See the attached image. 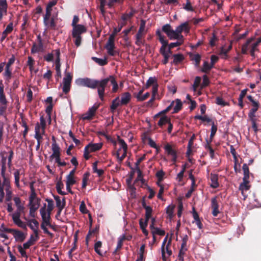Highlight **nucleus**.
Segmentation results:
<instances>
[{
	"label": "nucleus",
	"mask_w": 261,
	"mask_h": 261,
	"mask_svg": "<svg viewBox=\"0 0 261 261\" xmlns=\"http://www.w3.org/2000/svg\"><path fill=\"white\" fill-rule=\"evenodd\" d=\"M45 201L48 203L47 207L46 208V203H44L43 206L40 208V213L42 221L45 222L46 225L51 227L50 223V215L54 208V201L48 198H46Z\"/></svg>",
	"instance_id": "2"
},
{
	"label": "nucleus",
	"mask_w": 261,
	"mask_h": 261,
	"mask_svg": "<svg viewBox=\"0 0 261 261\" xmlns=\"http://www.w3.org/2000/svg\"><path fill=\"white\" fill-rule=\"evenodd\" d=\"M247 98L250 102H251L252 106L253 107V108H257V109H258L259 106V104L258 102L254 100V99L252 96L248 95L247 96Z\"/></svg>",
	"instance_id": "53"
},
{
	"label": "nucleus",
	"mask_w": 261,
	"mask_h": 261,
	"mask_svg": "<svg viewBox=\"0 0 261 261\" xmlns=\"http://www.w3.org/2000/svg\"><path fill=\"white\" fill-rule=\"evenodd\" d=\"M211 184L210 185L211 187L213 188H217L219 186V184L218 182V177L216 174H211Z\"/></svg>",
	"instance_id": "25"
},
{
	"label": "nucleus",
	"mask_w": 261,
	"mask_h": 261,
	"mask_svg": "<svg viewBox=\"0 0 261 261\" xmlns=\"http://www.w3.org/2000/svg\"><path fill=\"white\" fill-rule=\"evenodd\" d=\"M20 170L17 169L14 173V176L15 178V184L17 188L20 186L19 185V178H20Z\"/></svg>",
	"instance_id": "42"
},
{
	"label": "nucleus",
	"mask_w": 261,
	"mask_h": 261,
	"mask_svg": "<svg viewBox=\"0 0 261 261\" xmlns=\"http://www.w3.org/2000/svg\"><path fill=\"white\" fill-rule=\"evenodd\" d=\"M145 187L148 190V192H149V195L148 197V198L149 199H152L155 195V192L153 189H152L147 184H145Z\"/></svg>",
	"instance_id": "59"
},
{
	"label": "nucleus",
	"mask_w": 261,
	"mask_h": 261,
	"mask_svg": "<svg viewBox=\"0 0 261 261\" xmlns=\"http://www.w3.org/2000/svg\"><path fill=\"white\" fill-rule=\"evenodd\" d=\"M79 21V17L77 16H74L72 22V26L73 27L72 33H84L87 31L86 27L84 25L78 24Z\"/></svg>",
	"instance_id": "6"
},
{
	"label": "nucleus",
	"mask_w": 261,
	"mask_h": 261,
	"mask_svg": "<svg viewBox=\"0 0 261 261\" xmlns=\"http://www.w3.org/2000/svg\"><path fill=\"white\" fill-rule=\"evenodd\" d=\"M206 144L205 145V149L209 150L210 155L211 158L213 159L214 158V150L213 149V148L210 145V142H208V141L207 139L206 140Z\"/></svg>",
	"instance_id": "46"
},
{
	"label": "nucleus",
	"mask_w": 261,
	"mask_h": 261,
	"mask_svg": "<svg viewBox=\"0 0 261 261\" xmlns=\"http://www.w3.org/2000/svg\"><path fill=\"white\" fill-rule=\"evenodd\" d=\"M190 25L188 22H185L178 26L175 33L188 32L190 29Z\"/></svg>",
	"instance_id": "18"
},
{
	"label": "nucleus",
	"mask_w": 261,
	"mask_h": 261,
	"mask_svg": "<svg viewBox=\"0 0 261 261\" xmlns=\"http://www.w3.org/2000/svg\"><path fill=\"white\" fill-rule=\"evenodd\" d=\"M212 69V66L207 62L204 61L203 65V67L201 68V71L204 73H208Z\"/></svg>",
	"instance_id": "48"
},
{
	"label": "nucleus",
	"mask_w": 261,
	"mask_h": 261,
	"mask_svg": "<svg viewBox=\"0 0 261 261\" xmlns=\"http://www.w3.org/2000/svg\"><path fill=\"white\" fill-rule=\"evenodd\" d=\"M57 4V0H54L51 2H50L47 5L46 9V13H47V15H48L49 14H51V12L52 10V7L55 6Z\"/></svg>",
	"instance_id": "47"
},
{
	"label": "nucleus",
	"mask_w": 261,
	"mask_h": 261,
	"mask_svg": "<svg viewBox=\"0 0 261 261\" xmlns=\"http://www.w3.org/2000/svg\"><path fill=\"white\" fill-rule=\"evenodd\" d=\"M76 183V181L74 178V177L72 176H66V184H68L73 186Z\"/></svg>",
	"instance_id": "61"
},
{
	"label": "nucleus",
	"mask_w": 261,
	"mask_h": 261,
	"mask_svg": "<svg viewBox=\"0 0 261 261\" xmlns=\"http://www.w3.org/2000/svg\"><path fill=\"white\" fill-rule=\"evenodd\" d=\"M145 210V219L146 221H149L151 217L152 213V208L151 206L147 207Z\"/></svg>",
	"instance_id": "52"
},
{
	"label": "nucleus",
	"mask_w": 261,
	"mask_h": 261,
	"mask_svg": "<svg viewBox=\"0 0 261 261\" xmlns=\"http://www.w3.org/2000/svg\"><path fill=\"white\" fill-rule=\"evenodd\" d=\"M81 34H72V37L74 39V42L75 45L78 47L81 45L82 37L81 36Z\"/></svg>",
	"instance_id": "40"
},
{
	"label": "nucleus",
	"mask_w": 261,
	"mask_h": 261,
	"mask_svg": "<svg viewBox=\"0 0 261 261\" xmlns=\"http://www.w3.org/2000/svg\"><path fill=\"white\" fill-rule=\"evenodd\" d=\"M145 34H136V44L139 46H141V45H144L145 43V40L144 39Z\"/></svg>",
	"instance_id": "27"
},
{
	"label": "nucleus",
	"mask_w": 261,
	"mask_h": 261,
	"mask_svg": "<svg viewBox=\"0 0 261 261\" xmlns=\"http://www.w3.org/2000/svg\"><path fill=\"white\" fill-rule=\"evenodd\" d=\"M39 237L38 236V231H35V236L33 234L31 235L29 240L25 243L23 244V246L24 249H28L30 247L35 243L38 239Z\"/></svg>",
	"instance_id": "12"
},
{
	"label": "nucleus",
	"mask_w": 261,
	"mask_h": 261,
	"mask_svg": "<svg viewBox=\"0 0 261 261\" xmlns=\"http://www.w3.org/2000/svg\"><path fill=\"white\" fill-rule=\"evenodd\" d=\"M98 108V106L94 105L90 108L87 113L84 114L83 116V120H91L94 116L95 113Z\"/></svg>",
	"instance_id": "14"
},
{
	"label": "nucleus",
	"mask_w": 261,
	"mask_h": 261,
	"mask_svg": "<svg viewBox=\"0 0 261 261\" xmlns=\"http://www.w3.org/2000/svg\"><path fill=\"white\" fill-rule=\"evenodd\" d=\"M3 178V182L2 184V185L3 186L9 187L10 185V178L9 176L5 175L4 176H2Z\"/></svg>",
	"instance_id": "62"
},
{
	"label": "nucleus",
	"mask_w": 261,
	"mask_h": 261,
	"mask_svg": "<svg viewBox=\"0 0 261 261\" xmlns=\"http://www.w3.org/2000/svg\"><path fill=\"white\" fill-rule=\"evenodd\" d=\"M125 240V235L122 236L118 239V241L117 242V245L116 247V250H119L122 248L123 245V242Z\"/></svg>",
	"instance_id": "57"
},
{
	"label": "nucleus",
	"mask_w": 261,
	"mask_h": 261,
	"mask_svg": "<svg viewBox=\"0 0 261 261\" xmlns=\"http://www.w3.org/2000/svg\"><path fill=\"white\" fill-rule=\"evenodd\" d=\"M170 121V118H169L166 116H164L160 118V120L159 121V122L158 123V124L160 127H162L163 125L169 122Z\"/></svg>",
	"instance_id": "43"
},
{
	"label": "nucleus",
	"mask_w": 261,
	"mask_h": 261,
	"mask_svg": "<svg viewBox=\"0 0 261 261\" xmlns=\"http://www.w3.org/2000/svg\"><path fill=\"white\" fill-rule=\"evenodd\" d=\"M89 219H90V229L88 231V234L86 237V244L87 246H88L89 240L92 236V234H95L98 232L99 230V226H96L95 228L91 229V228L92 227V218L90 214L89 215Z\"/></svg>",
	"instance_id": "13"
},
{
	"label": "nucleus",
	"mask_w": 261,
	"mask_h": 261,
	"mask_svg": "<svg viewBox=\"0 0 261 261\" xmlns=\"http://www.w3.org/2000/svg\"><path fill=\"white\" fill-rule=\"evenodd\" d=\"M173 58V63L175 64H178L184 60V57L182 54H174Z\"/></svg>",
	"instance_id": "44"
},
{
	"label": "nucleus",
	"mask_w": 261,
	"mask_h": 261,
	"mask_svg": "<svg viewBox=\"0 0 261 261\" xmlns=\"http://www.w3.org/2000/svg\"><path fill=\"white\" fill-rule=\"evenodd\" d=\"M40 124H39L41 126L42 129V134H44L45 133V129L46 127V121L44 118L43 116H41L40 118Z\"/></svg>",
	"instance_id": "54"
},
{
	"label": "nucleus",
	"mask_w": 261,
	"mask_h": 261,
	"mask_svg": "<svg viewBox=\"0 0 261 261\" xmlns=\"http://www.w3.org/2000/svg\"><path fill=\"white\" fill-rule=\"evenodd\" d=\"M18 251L20 253L22 257H28V256L27 255V253L24 250L25 249H24L23 247H22V246L20 245H19L17 247Z\"/></svg>",
	"instance_id": "63"
},
{
	"label": "nucleus",
	"mask_w": 261,
	"mask_h": 261,
	"mask_svg": "<svg viewBox=\"0 0 261 261\" xmlns=\"http://www.w3.org/2000/svg\"><path fill=\"white\" fill-rule=\"evenodd\" d=\"M157 83L155 77H150L147 81L146 84V88H148L151 85H154Z\"/></svg>",
	"instance_id": "55"
},
{
	"label": "nucleus",
	"mask_w": 261,
	"mask_h": 261,
	"mask_svg": "<svg viewBox=\"0 0 261 261\" xmlns=\"http://www.w3.org/2000/svg\"><path fill=\"white\" fill-rule=\"evenodd\" d=\"M54 198L56 200V206L57 208H64L66 205L65 198L63 197L62 200L60 197L57 195H54Z\"/></svg>",
	"instance_id": "20"
},
{
	"label": "nucleus",
	"mask_w": 261,
	"mask_h": 261,
	"mask_svg": "<svg viewBox=\"0 0 261 261\" xmlns=\"http://www.w3.org/2000/svg\"><path fill=\"white\" fill-rule=\"evenodd\" d=\"M105 79L108 80V81L107 82V83L105 86V89H106L108 82H111L112 85H113L112 92L116 93L118 89V85L114 76L113 75H110L109 77L105 78Z\"/></svg>",
	"instance_id": "16"
},
{
	"label": "nucleus",
	"mask_w": 261,
	"mask_h": 261,
	"mask_svg": "<svg viewBox=\"0 0 261 261\" xmlns=\"http://www.w3.org/2000/svg\"><path fill=\"white\" fill-rule=\"evenodd\" d=\"M43 44L42 43H39L38 45H37L35 43H34L31 48V53L34 54L36 53H38L41 51L42 49Z\"/></svg>",
	"instance_id": "41"
},
{
	"label": "nucleus",
	"mask_w": 261,
	"mask_h": 261,
	"mask_svg": "<svg viewBox=\"0 0 261 261\" xmlns=\"http://www.w3.org/2000/svg\"><path fill=\"white\" fill-rule=\"evenodd\" d=\"M190 57L192 61H194L195 62V66H198L200 64V60H201V56L198 54H191L190 55Z\"/></svg>",
	"instance_id": "32"
},
{
	"label": "nucleus",
	"mask_w": 261,
	"mask_h": 261,
	"mask_svg": "<svg viewBox=\"0 0 261 261\" xmlns=\"http://www.w3.org/2000/svg\"><path fill=\"white\" fill-rule=\"evenodd\" d=\"M258 110L257 108H252L249 113V117L252 123V127L253 129L254 133L257 134L258 131L256 124L257 119L255 118V113Z\"/></svg>",
	"instance_id": "8"
},
{
	"label": "nucleus",
	"mask_w": 261,
	"mask_h": 261,
	"mask_svg": "<svg viewBox=\"0 0 261 261\" xmlns=\"http://www.w3.org/2000/svg\"><path fill=\"white\" fill-rule=\"evenodd\" d=\"M46 226L47 225H46L45 222L42 221V222L41 224V229L43 230V231L45 233L50 236L51 237H53V234L48 231V229L46 228Z\"/></svg>",
	"instance_id": "56"
},
{
	"label": "nucleus",
	"mask_w": 261,
	"mask_h": 261,
	"mask_svg": "<svg viewBox=\"0 0 261 261\" xmlns=\"http://www.w3.org/2000/svg\"><path fill=\"white\" fill-rule=\"evenodd\" d=\"M217 130V126L215 124V123L214 121L212 123V127H211V135L210 137V140L208 141V142L211 143L213 140L214 137L215 136L216 132Z\"/></svg>",
	"instance_id": "34"
},
{
	"label": "nucleus",
	"mask_w": 261,
	"mask_h": 261,
	"mask_svg": "<svg viewBox=\"0 0 261 261\" xmlns=\"http://www.w3.org/2000/svg\"><path fill=\"white\" fill-rule=\"evenodd\" d=\"M242 169L244 173V177L243 179H249L250 172L248 165L246 164H244L243 165Z\"/></svg>",
	"instance_id": "37"
},
{
	"label": "nucleus",
	"mask_w": 261,
	"mask_h": 261,
	"mask_svg": "<svg viewBox=\"0 0 261 261\" xmlns=\"http://www.w3.org/2000/svg\"><path fill=\"white\" fill-rule=\"evenodd\" d=\"M243 182L240 185L239 190L242 191V194L244 191H247L249 190L250 186L249 185V179H243Z\"/></svg>",
	"instance_id": "26"
},
{
	"label": "nucleus",
	"mask_w": 261,
	"mask_h": 261,
	"mask_svg": "<svg viewBox=\"0 0 261 261\" xmlns=\"http://www.w3.org/2000/svg\"><path fill=\"white\" fill-rule=\"evenodd\" d=\"M63 187L64 184L61 180L58 181L56 184L57 191L59 194L61 195H65L66 194V192L62 191V189H63Z\"/></svg>",
	"instance_id": "36"
},
{
	"label": "nucleus",
	"mask_w": 261,
	"mask_h": 261,
	"mask_svg": "<svg viewBox=\"0 0 261 261\" xmlns=\"http://www.w3.org/2000/svg\"><path fill=\"white\" fill-rule=\"evenodd\" d=\"M8 148L9 149V152L4 151L1 153V156L2 158L1 165H6L7 160L8 159V166L9 168H11L12 165V160L13 158L14 152L10 148L8 147Z\"/></svg>",
	"instance_id": "5"
},
{
	"label": "nucleus",
	"mask_w": 261,
	"mask_h": 261,
	"mask_svg": "<svg viewBox=\"0 0 261 261\" xmlns=\"http://www.w3.org/2000/svg\"><path fill=\"white\" fill-rule=\"evenodd\" d=\"M118 140L120 145V148H119V150H121V149L122 148L123 149L124 152H126L127 150V145L124 141V140L121 139L119 137H118Z\"/></svg>",
	"instance_id": "50"
},
{
	"label": "nucleus",
	"mask_w": 261,
	"mask_h": 261,
	"mask_svg": "<svg viewBox=\"0 0 261 261\" xmlns=\"http://www.w3.org/2000/svg\"><path fill=\"white\" fill-rule=\"evenodd\" d=\"M169 38L171 40H177L179 41L184 40L183 36L181 34H167Z\"/></svg>",
	"instance_id": "39"
},
{
	"label": "nucleus",
	"mask_w": 261,
	"mask_h": 261,
	"mask_svg": "<svg viewBox=\"0 0 261 261\" xmlns=\"http://www.w3.org/2000/svg\"><path fill=\"white\" fill-rule=\"evenodd\" d=\"M201 80V77L199 76H196L195 77L194 84L193 85V88L195 90L198 87L200 83Z\"/></svg>",
	"instance_id": "60"
},
{
	"label": "nucleus",
	"mask_w": 261,
	"mask_h": 261,
	"mask_svg": "<svg viewBox=\"0 0 261 261\" xmlns=\"http://www.w3.org/2000/svg\"><path fill=\"white\" fill-rule=\"evenodd\" d=\"M72 79V76L70 73H66L63 78V92L66 94L70 90Z\"/></svg>",
	"instance_id": "7"
},
{
	"label": "nucleus",
	"mask_w": 261,
	"mask_h": 261,
	"mask_svg": "<svg viewBox=\"0 0 261 261\" xmlns=\"http://www.w3.org/2000/svg\"><path fill=\"white\" fill-rule=\"evenodd\" d=\"M132 171L130 173L129 177L126 179V182L128 186L130 189H132L134 192H135L136 188L134 187V186L132 185L131 184L132 179L135 174V170L133 168H132Z\"/></svg>",
	"instance_id": "28"
},
{
	"label": "nucleus",
	"mask_w": 261,
	"mask_h": 261,
	"mask_svg": "<svg viewBox=\"0 0 261 261\" xmlns=\"http://www.w3.org/2000/svg\"><path fill=\"white\" fill-rule=\"evenodd\" d=\"M151 232L153 235L158 234L163 236L165 234V231L164 230L155 227L153 228V230H151Z\"/></svg>",
	"instance_id": "49"
},
{
	"label": "nucleus",
	"mask_w": 261,
	"mask_h": 261,
	"mask_svg": "<svg viewBox=\"0 0 261 261\" xmlns=\"http://www.w3.org/2000/svg\"><path fill=\"white\" fill-rule=\"evenodd\" d=\"M217 199V196H215L211 199L212 214L214 217L218 216V214L220 213V211L219 210V205Z\"/></svg>",
	"instance_id": "9"
},
{
	"label": "nucleus",
	"mask_w": 261,
	"mask_h": 261,
	"mask_svg": "<svg viewBox=\"0 0 261 261\" xmlns=\"http://www.w3.org/2000/svg\"><path fill=\"white\" fill-rule=\"evenodd\" d=\"M24 209L22 208L19 210L17 208L16 211L11 215L13 223L22 229H27L26 224L20 219L21 214L24 212Z\"/></svg>",
	"instance_id": "3"
},
{
	"label": "nucleus",
	"mask_w": 261,
	"mask_h": 261,
	"mask_svg": "<svg viewBox=\"0 0 261 261\" xmlns=\"http://www.w3.org/2000/svg\"><path fill=\"white\" fill-rule=\"evenodd\" d=\"M40 199L37 198L36 201L32 202V203L29 202L30 207V216L32 218L36 217V211L38 210L40 206Z\"/></svg>",
	"instance_id": "11"
},
{
	"label": "nucleus",
	"mask_w": 261,
	"mask_h": 261,
	"mask_svg": "<svg viewBox=\"0 0 261 261\" xmlns=\"http://www.w3.org/2000/svg\"><path fill=\"white\" fill-rule=\"evenodd\" d=\"M92 59L95 63L98 64L100 66H104L108 64V61L107 58H105L104 59L98 58L97 57H92Z\"/></svg>",
	"instance_id": "33"
},
{
	"label": "nucleus",
	"mask_w": 261,
	"mask_h": 261,
	"mask_svg": "<svg viewBox=\"0 0 261 261\" xmlns=\"http://www.w3.org/2000/svg\"><path fill=\"white\" fill-rule=\"evenodd\" d=\"M9 233H11L13 235L16 241L23 242L25 239V236L22 231L15 229L8 230Z\"/></svg>",
	"instance_id": "10"
},
{
	"label": "nucleus",
	"mask_w": 261,
	"mask_h": 261,
	"mask_svg": "<svg viewBox=\"0 0 261 261\" xmlns=\"http://www.w3.org/2000/svg\"><path fill=\"white\" fill-rule=\"evenodd\" d=\"M116 34H111L105 46V48L107 50L108 54L111 56H114L117 53L114 50L115 48V39Z\"/></svg>",
	"instance_id": "4"
},
{
	"label": "nucleus",
	"mask_w": 261,
	"mask_h": 261,
	"mask_svg": "<svg viewBox=\"0 0 261 261\" xmlns=\"http://www.w3.org/2000/svg\"><path fill=\"white\" fill-rule=\"evenodd\" d=\"M13 200L15 202V205L17 208L20 210H22V208H25L24 206V203H22L21 201V199L18 197H15L13 198Z\"/></svg>",
	"instance_id": "38"
},
{
	"label": "nucleus",
	"mask_w": 261,
	"mask_h": 261,
	"mask_svg": "<svg viewBox=\"0 0 261 261\" xmlns=\"http://www.w3.org/2000/svg\"><path fill=\"white\" fill-rule=\"evenodd\" d=\"M131 94L128 92H126L122 94L120 103L122 106H126L129 103L131 100Z\"/></svg>",
	"instance_id": "15"
},
{
	"label": "nucleus",
	"mask_w": 261,
	"mask_h": 261,
	"mask_svg": "<svg viewBox=\"0 0 261 261\" xmlns=\"http://www.w3.org/2000/svg\"><path fill=\"white\" fill-rule=\"evenodd\" d=\"M50 15L51 14L47 15V13H46L44 17V23L47 28H51L54 26V19L50 18Z\"/></svg>",
	"instance_id": "22"
},
{
	"label": "nucleus",
	"mask_w": 261,
	"mask_h": 261,
	"mask_svg": "<svg viewBox=\"0 0 261 261\" xmlns=\"http://www.w3.org/2000/svg\"><path fill=\"white\" fill-rule=\"evenodd\" d=\"M102 246V243L99 241L96 242L94 244V250L99 255L102 256V253L100 250V248Z\"/></svg>",
	"instance_id": "45"
},
{
	"label": "nucleus",
	"mask_w": 261,
	"mask_h": 261,
	"mask_svg": "<svg viewBox=\"0 0 261 261\" xmlns=\"http://www.w3.org/2000/svg\"><path fill=\"white\" fill-rule=\"evenodd\" d=\"M51 149L53 152L52 154L50 156V159H53V156H55L56 155L61 154L60 153V148L59 145L56 143V141L52 144L51 145Z\"/></svg>",
	"instance_id": "24"
},
{
	"label": "nucleus",
	"mask_w": 261,
	"mask_h": 261,
	"mask_svg": "<svg viewBox=\"0 0 261 261\" xmlns=\"http://www.w3.org/2000/svg\"><path fill=\"white\" fill-rule=\"evenodd\" d=\"M102 145L101 143H89L86 147H87L90 151L92 152L100 150Z\"/></svg>",
	"instance_id": "23"
},
{
	"label": "nucleus",
	"mask_w": 261,
	"mask_h": 261,
	"mask_svg": "<svg viewBox=\"0 0 261 261\" xmlns=\"http://www.w3.org/2000/svg\"><path fill=\"white\" fill-rule=\"evenodd\" d=\"M176 105L173 108V114L177 113L182 107V103L179 99H176L175 100Z\"/></svg>",
	"instance_id": "31"
},
{
	"label": "nucleus",
	"mask_w": 261,
	"mask_h": 261,
	"mask_svg": "<svg viewBox=\"0 0 261 261\" xmlns=\"http://www.w3.org/2000/svg\"><path fill=\"white\" fill-rule=\"evenodd\" d=\"M164 175L165 173L163 170L158 171L156 173V176L159 181H162L163 180Z\"/></svg>",
	"instance_id": "64"
},
{
	"label": "nucleus",
	"mask_w": 261,
	"mask_h": 261,
	"mask_svg": "<svg viewBox=\"0 0 261 261\" xmlns=\"http://www.w3.org/2000/svg\"><path fill=\"white\" fill-rule=\"evenodd\" d=\"M164 148L168 155H171V156L177 155V151L170 144L167 143L165 145Z\"/></svg>",
	"instance_id": "21"
},
{
	"label": "nucleus",
	"mask_w": 261,
	"mask_h": 261,
	"mask_svg": "<svg viewBox=\"0 0 261 261\" xmlns=\"http://www.w3.org/2000/svg\"><path fill=\"white\" fill-rule=\"evenodd\" d=\"M80 211L83 214H87L89 212L84 201L81 202L80 205Z\"/></svg>",
	"instance_id": "58"
},
{
	"label": "nucleus",
	"mask_w": 261,
	"mask_h": 261,
	"mask_svg": "<svg viewBox=\"0 0 261 261\" xmlns=\"http://www.w3.org/2000/svg\"><path fill=\"white\" fill-rule=\"evenodd\" d=\"M108 81L107 79L100 81L91 79L88 77L80 78L76 80V84L81 86L87 87L91 89L97 88V93L100 99L104 100L105 86Z\"/></svg>",
	"instance_id": "1"
},
{
	"label": "nucleus",
	"mask_w": 261,
	"mask_h": 261,
	"mask_svg": "<svg viewBox=\"0 0 261 261\" xmlns=\"http://www.w3.org/2000/svg\"><path fill=\"white\" fill-rule=\"evenodd\" d=\"M212 34V36L210 37L209 44L211 47H214L216 45V43L218 41V39L215 34Z\"/></svg>",
	"instance_id": "51"
},
{
	"label": "nucleus",
	"mask_w": 261,
	"mask_h": 261,
	"mask_svg": "<svg viewBox=\"0 0 261 261\" xmlns=\"http://www.w3.org/2000/svg\"><path fill=\"white\" fill-rule=\"evenodd\" d=\"M184 42V40H180L176 41L175 42L171 43L168 45V53L171 54V49L177 46H179L181 45Z\"/></svg>",
	"instance_id": "35"
},
{
	"label": "nucleus",
	"mask_w": 261,
	"mask_h": 261,
	"mask_svg": "<svg viewBox=\"0 0 261 261\" xmlns=\"http://www.w3.org/2000/svg\"><path fill=\"white\" fill-rule=\"evenodd\" d=\"M119 106H122L121 104L120 103V98L119 96L116 97L115 99H114L112 103L110 106V111L111 112L114 113L116 110Z\"/></svg>",
	"instance_id": "19"
},
{
	"label": "nucleus",
	"mask_w": 261,
	"mask_h": 261,
	"mask_svg": "<svg viewBox=\"0 0 261 261\" xmlns=\"http://www.w3.org/2000/svg\"><path fill=\"white\" fill-rule=\"evenodd\" d=\"M175 207V205L174 204L169 205L166 208V213L168 215V218L169 219H172L173 217V212L174 210Z\"/></svg>",
	"instance_id": "30"
},
{
	"label": "nucleus",
	"mask_w": 261,
	"mask_h": 261,
	"mask_svg": "<svg viewBox=\"0 0 261 261\" xmlns=\"http://www.w3.org/2000/svg\"><path fill=\"white\" fill-rule=\"evenodd\" d=\"M254 40V38H251L248 39L246 42L242 45L241 52L243 54H247L248 50V46Z\"/></svg>",
	"instance_id": "29"
},
{
	"label": "nucleus",
	"mask_w": 261,
	"mask_h": 261,
	"mask_svg": "<svg viewBox=\"0 0 261 261\" xmlns=\"http://www.w3.org/2000/svg\"><path fill=\"white\" fill-rule=\"evenodd\" d=\"M8 4L7 0H0V20L4 15L7 14Z\"/></svg>",
	"instance_id": "17"
}]
</instances>
